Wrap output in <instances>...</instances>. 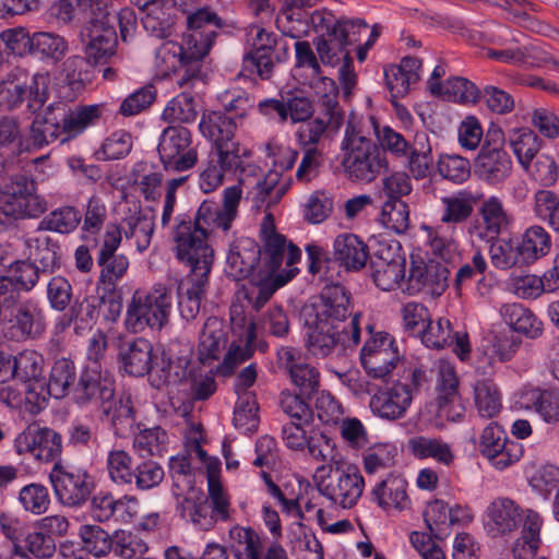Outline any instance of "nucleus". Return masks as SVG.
Instances as JSON below:
<instances>
[{
    "label": "nucleus",
    "instance_id": "nucleus-1",
    "mask_svg": "<svg viewBox=\"0 0 559 559\" xmlns=\"http://www.w3.org/2000/svg\"><path fill=\"white\" fill-rule=\"evenodd\" d=\"M350 297L343 285H325L319 298L305 309L308 324L307 348L318 358L335 349L356 346L360 342V314L350 319Z\"/></svg>",
    "mask_w": 559,
    "mask_h": 559
},
{
    "label": "nucleus",
    "instance_id": "nucleus-2",
    "mask_svg": "<svg viewBox=\"0 0 559 559\" xmlns=\"http://www.w3.org/2000/svg\"><path fill=\"white\" fill-rule=\"evenodd\" d=\"M224 22L216 13L199 9L187 17L182 41L167 40L156 50V59L168 70H180L178 84L183 87L200 78L201 61L209 55Z\"/></svg>",
    "mask_w": 559,
    "mask_h": 559
},
{
    "label": "nucleus",
    "instance_id": "nucleus-3",
    "mask_svg": "<svg viewBox=\"0 0 559 559\" xmlns=\"http://www.w3.org/2000/svg\"><path fill=\"white\" fill-rule=\"evenodd\" d=\"M224 215L221 206L205 200L199 206L194 219L187 215H178L173 230L176 257L179 261L199 259L212 261L214 251L207 243V237L213 228L228 230L230 226L223 223Z\"/></svg>",
    "mask_w": 559,
    "mask_h": 559
},
{
    "label": "nucleus",
    "instance_id": "nucleus-4",
    "mask_svg": "<svg viewBox=\"0 0 559 559\" xmlns=\"http://www.w3.org/2000/svg\"><path fill=\"white\" fill-rule=\"evenodd\" d=\"M309 259L308 270L311 274H321L329 285L338 284L342 273L361 270L368 260V246L356 235L344 233L337 235L329 252L318 245L306 248Z\"/></svg>",
    "mask_w": 559,
    "mask_h": 559
},
{
    "label": "nucleus",
    "instance_id": "nucleus-5",
    "mask_svg": "<svg viewBox=\"0 0 559 559\" xmlns=\"http://www.w3.org/2000/svg\"><path fill=\"white\" fill-rule=\"evenodd\" d=\"M341 152V166L345 177L352 182H372L388 169L385 150L372 139L365 136L352 123L346 126Z\"/></svg>",
    "mask_w": 559,
    "mask_h": 559
},
{
    "label": "nucleus",
    "instance_id": "nucleus-6",
    "mask_svg": "<svg viewBox=\"0 0 559 559\" xmlns=\"http://www.w3.org/2000/svg\"><path fill=\"white\" fill-rule=\"evenodd\" d=\"M171 308L173 295L167 287L156 285L147 293L136 290L128 305L126 328L133 333L147 326L160 330L168 322Z\"/></svg>",
    "mask_w": 559,
    "mask_h": 559
},
{
    "label": "nucleus",
    "instance_id": "nucleus-7",
    "mask_svg": "<svg viewBox=\"0 0 559 559\" xmlns=\"http://www.w3.org/2000/svg\"><path fill=\"white\" fill-rule=\"evenodd\" d=\"M49 480L58 502L67 508H82L95 489L94 478L85 468L64 465L61 461L53 463Z\"/></svg>",
    "mask_w": 559,
    "mask_h": 559
},
{
    "label": "nucleus",
    "instance_id": "nucleus-8",
    "mask_svg": "<svg viewBox=\"0 0 559 559\" xmlns=\"http://www.w3.org/2000/svg\"><path fill=\"white\" fill-rule=\"evenodd\" d=\"M48 98L47 76L20 73L13 79L0 82V107L13 110L27 100L32 112L39 111Z\"/></svg>",
    "mask_w": 559,
    "mask_h": 559
},
{
    "label": "nucleus",
    "instance_id": "nucleus-9",
    "mask_svg": "<svg viewBox=\"0 0 559 559\" xmlns=\"http://www.w3.org/2000/svg\"><path fill=\"white\" fill-rule=\"evenodd\" d=\"M158 155L167 171H186L198 163L197 147L193 145L191 131L183 126H169L163 130Z\"/></svg>",
    "mask_w": 559,
    "mask_h": 559
},
{
    "label": "nucleus",
    "instance_id": "nucleus-10",
    "mask_svg": "<svg viewBox=\"0 0 559 559\" xmlns=\"http://www.w3.org/2000/svg\"><path fill=\"white\" fill-rule=\"evenodd\" d=\"M324 92L319 97L320 112L322 117L308 121L300 126L297 135L302 146L317 145L325 134L328 127L338 129L343 121V112L337 102L338 88L334 80L322 78L320 82Z\"/></svg>",
    "mask_w": 559,
    "mask_h": 559
},
{
    "label": "nucleus",
    "instance_id": "nucleus-11",
    "mask_svg": "<svg viewBox=\"0 0 559 559\" xmlns=\"http://www.w3.org/2000/svg\"><path fill=\"white\" fill-rule=\"evenodd\" d=\"M96 10V17L85 21L81 32L85 57L93 66L107 62L115 55L117 46V34L110 25L109 10L104 7Z\"/></svg>",
    "mask_w": 559,
    "mask_h": 559
},
{
    "label": "nucleus",
    "instance_id": "nucleus-12",
    "mask_svg": "<svg viewBox=\"0 0 559 559\" xmlns=\"http://www.w3.org/2000/svg\"><path fill=\"white\" fill-rule=\"evenodd\" d=\"M1 192L17 217L37 218L48 210L46 199L37 193V182L29 174H12L4 179Z\"/></svg>",
    "mask_w": 559,
    "mask_h": 559
},
{
    "label": "nucleus",
    "instance_id": "nucleus-13",
    "mask_svg": "<svg viewBox=\"0 0 559 559\" xmlns=\"http://www.w3.org/2000/svg\"><path fill=\"white\" fill-rule=\"evenodd\" d=\"M20 299L21 296L9 308L3 309L1 320L5 336L17 342L34 340L45 331L43 310L33 299Z\"/></svg>",
    "mask_w": 559,
    "mask_h": 559
},
{
    "label": "nucleus",
    "instance_id": "nucleus-14",
    "mask_svg": "<svg viewBox=\"0 0 559 559\" xmlns=\"http://www.w3.org/2000/svg\"><path fill=\"white\" fill-rule=\"evenodd\" d=\"M79 536L83 548L95 557L105 556L112 550L117 556L131 559L140 547L136 536L122 531L116 532L111 537L104 528L94 524L82 525Z\"/></svg>",
    "mask_w": 559,
    "mask_h": 559
},
{
    "label": "nucleus",
    "instance_id": "nucleus-15",
    "mask_svg": "<svg viewBox=\"0 0 559 559\" xmlns=\"http://www.w3.org/2000/svg\"><path fill=\"white\" fill-rule=\"evenodd\" d=\"M182 262L190 266V274L178 285V307L181 318L191 321L200 312L213 262L199 259L183 260Z\"/></svg>",
    "mask_w": 559,
    "mask_h": 559
},
{
    "label": "nucleus",
    "instance_id": "nucleus-16",
    "mask_svg": "<svg viewBox=\"0 0 559 559\" xmlns=\"http://www.w3.org/2000/svg\"><path fill=\"white\" fill-rule=\"evenodd\" d=\"M121 240L120 227L108 226L96 257L97 265L100 267L97 286H118V282L126 275L129 269V259L122 253H117Z\"/></svg>",
    "mask_w": 559,
    "mask_h": 559
},
{
    "label": "nucleus",
    "instance_id": "nucleus-17",
    "mask_svg": "<svg viewBox=\"0 0 559 559\" xmlns=\"http://www.w3.org/2000/svg\"><path fill=\"white\" fill-rule=\"evenodd\" d=\"M114 395V378L107 371H103L97 361H93L81 370L76 384L73 385L71 399L81 407L91 404H97L99 407Z\"/></svg>",
    "mask_w": 559,
    "mask_h": 559
},
{
    "label": "nucleus",
    "instance_id": "nucleus-18",
    "mask_svg": "<svg viewBox=\"0 0 559 559\" xmlns=\"http://www.w3.org/2000/svg\"><path fill=\"white\" fill-rule=\"evenodd\" d=\"M511 223L510 215L498 197L484 200L475 216L468 224L467 234L473 242H490L508 229Z\"/></svg>",
    "mask_w": 559,
    "mask_h": 559
},
{
    "label": "nucleus",
    "instance_id": "nucleus-19",
    "mask_svg": "<svg viewBox=\"0 0 559 559\" xmlns=\"http://www.w3.org/2000/svg\"><path fill=\"white\" fill-rule=\"evenodd\" d=\"M237 166L231 170L233 175L238 176L240 188L249 189L248 197L252 195V201L257 207L264 203L277 183V173L264 175L262 169L251 160L252 151L246 146L239 148Z\"/></svg>",
    "mask_w": 559,
    "mask_h": 559
},
{
    "label": "nucleus",
    "instance_id": "nucleus-20",
    "mask_svg": "<svg viewBox=\"0 0 559 559\" xmlns=\"http://www.w3.org/2000/svg\"><path fill=\"white\" fill-rule=\"evenodd\" d=\"M449 274L445 263L438 260L430 259L427 262L413 260L408 278L402 290L409 295L425 292L432 297H439L448 287Z\"/></svg>",
    "mask_w": 559,
    "mask_h": 559
},
{
    "label": "nucleus",
    "instance_id": "nucleus-21",
    "mask_svg": "<svg viewBox=\"0 0 559 559\" xmlns=\"http://www.w3.org/2000/svg\"><path fill=\"white\" fill-rule=\"evenodd\" d=\"M364 487V477L355 466H348L346 471H340L338 467L331 469L328 480L318 485L324 497L343 508L354 507L361 497Z\"/></svg>",
    "mask_w": 559,
    "mask_h": 559
},
{
    "label": "nucleus",
    "instance_id": "nucleus-22",
    "mask_svg": "<svg viewBox=\"0 0 559 559\" xmlns=\"http://www.w3.org/2000/svg\"><path fill=\"white\" fill-rule=\"evenodd\" d=\"M479 451L498 469H504L518 462L522 445L509 440L501 426L490 423L484 428L479 439Z\"/></svg>",
    "mask_w": 559,
    "mask_h": 559
},
{
    "label": "nucleus",
    "instance_id": "nucleus-23",
    "mask_svg": "<svg viewBox=\"0 0 559 559\" xmlns=\"http://www.w3.org/2000/svg\"><path fill=\"white\" fill-rule=\"evenodd\" d=\"M52 106L63 133L61 143L82 134L87 128L96 126L104 111V106L98 104L69 106L63 102H56L52 103Z\"/></svg>",
    "mask_w": 559,
    "mask_h": 559
},
{
    "label": "nucleus",
    "instance_id": "nucleus-24",
    "mask_svg": "<svg viewBox=\"0 0 559 559\" xmlns=\"http://www.w3.org/2000/svg\"><path fill=\"white\" fill-rule=\"evenodd\" d=\"M199 129L206 139L213 142L214 147L212 152H228V154L237 155L239 148L243 146L234 140L237 122L233 116L221 111L203 114Z\"/></svg>",
    "mask_w": 559,
    "mask_h": 559
},
{
    "label": "nucleus",
    "instance_id": "nucleus-25",
    "mask_svg": "<svg viewBox=\"0 0 559 559\" xmlns=\"http://www.w3.org/2000/svg\"><path fill=\"white\" fill-rule=\"evenodd\" d=\"M405 258L391 248L380 249L370 260L371 276L374 284L384 292L404 288Z\"/></svg>",
    "mask_w": 559,
    "mask_h": 559
},
{
    "label": "nucleus",
    "instance_id": "nucleus-26",
    "mask_svg": "<svg viewBox=\"0 0 559 559\" xmlns=\"http://www.w3.org/2000/svg\"><path fill=\"white\" fill-rule=\"evenodd\" d=\"M227 274L235 281L260 275L263 271L262 248L251 238H245L230 250L227 257Z\"/></svg>",
    "mask_w": 559,
    "mask_h": 559
},
{
    "label": "nucleus",
    "instance_id": "nucleus-27",
    "mask_svg": "<svg viewBox=\"0 0 559 559\" xmlns=\"http://www.w3.org/2000/svg\"><path fill=\"white\" fill-rule=\"evenodd\" d=\"M138 7L143 28L148 35L165 39L173 34L175 17L168 0H132Z\"/></svg>",
    "mask_w": 559,
    "mask_h": 559
},
{
    "label": "nucleus",
    "instance_id": "nucleus-28",
    "mask_svg": "<svg viewBox=\"0 0 559 559\" xmlns=\"http://www.w3.org/2000/svg\"><path fill=\"white\" fill-rule=\"evenodd\" d=\"M99 409L100 420L109 423L115 436L126 438L134 432L135 411L130 394H115L102 403Z\"/></svg>",
    "mask_w": 559,
    "mask_h": 559
},
{
    "label": "nucleus",
    "instance_id": "nucleus-29",
    "mask_svg": "<svg viewBox=\"0 0 559 559\" xmlns=\"http://www.w3.org/2000/svg\"><path fill=\"white\" fill-rule=\"evenodd\" d=\"M281 45L273 33L260 28L255 36L254 48L243 59V70L255 72L262 80H269L274 70L273 55Z\"/></svg>",
    "mask_w": 559,
    "mask_h": 559
},
{
    "label": "nucleus",
    "instance_id": "nucleus-30",
    "mask_svg": "<svg viewBox=\"0 0 559 559\" xmlns=\"http://www.w3.org/2000/svg\"><path fill=\"white\" fill-rule=\"evenodd\" d=\"M475 174L489 185L504 181L511 174L512 160L501 147L483 146L475 158Z\"/></svg>",
    "mask_w": 559,
    "mask_h": 559
},
{
    "label": "nucleus",
    "instance_id": "nucleus-31",
    "mask_svg": "<svg viewBox=\"0 0 559 559\" xmlns=\"http://www.w3.org/2000/svg\"><path fill=\"white\" fill-rule=\"evenodd\" d=\"M520 404L537 413L547 424L559 421V390L556 388H525L521 392Z\"/></svg>",
    "mask_w": 559,
    "mask_h": 559
},
{
    "label": "nucleus",
    "instance_id": "nucleus-32",
    "mask_svg": "<svg viewBox=\"0 0 559 559\" xmlns=\"http://www.w3.org/2000/svg\"><path fill=\"white\" fill-rule=\"evenodd\" d=\"M489 521L486 524L492 537L503 536L518 528L522 522V511L509 498H499L488 507Z\"/></svg>",
    "mask_w": 559,
    "mask_h": 559
},
{
    "label": "nucleus",
    "instance_id": "nucleus-33",
    "mask_svg": "<svg viewBox=\"0 0 559 559\" xmlns=\"http://www.w3.org/2000/svg\"><path fill=\"white\" fill-rule=\"evenodd\" d=\"M411 394L401 382L374 394L370 401L371 411L381 418L394 420L401 418L411 405Z\"/></svg>",
    "mask_w": 559,
    "mask_h": 559
},
{
    "label": "nucleus",
    "instance_id": "nucleus-34",
    "mask_svg": "<svg viewBox=\"0 0 559 559\" xmlns=\"http://www.w3.org/2000/svg\"><path fill=\"white\" fill-rule=\"evenodd\" d=\"M177 512L200 530L209 531L216 522L210 499L201 491L190 490L181 500H178Z\"/></svg>",
    "mask_w": 559,
    "mask_h": 559
},
{
    "label": "nucleus",
    "instance_id": "nucleus-35",
    "mask_svg": "<svg viewBox=\"0 0 559 559\" xmlns=\"http://www.w3.org/2000/svg\"><path fill=\"white\" fill-rule=\"evenodd\" d=\"M92 67L93 64L86 57L82 56L69 57L63 62V84L60 93L64 98L73 100L85 90L86 85L92 81Z\"/></svg>",
    "mask_w": 559,
    "mask_h": 559
},
{
    "label": "nucleus",
    "instance_id": "nucleus-36",
    "mask_svg": "<svg viewBox=\"0 0 559 559\" xmlns=\"http://www.w3.org/2000/svg\"><path fill=\"white\" fill-rule=\"evenodd\" d=\"M262 249L263 271L267 274H275L282 266L284 260L292 265L300 258V250L293 243L287 245L284 236L273 233L264 237Z\"/></svg>",
    "mask_w": 559,
    "mask_h": 559
},
{
    "label": "nucleus",
    "instance_id": "nucleus-37",
    "mask_svg": "<svg viewBox=\"0 0 559 559\" xmlns=\"http://www.w3.org/2000/svg\"><path fill=\"white\" fill-rule=\"evenodd\" d=\"M153 346L143 338L138 337L120 346L119 356L127 373L143 377L153 368Z\"/></svg>",
    "mask_w": 559,
    "mask_h": 559
},
{
    "label": "nucleus",
    "instance_id": "nucleus-38",
    "mask_svg": "<svg viewBox=\"0 0 559 559\" xmlns=\"http://www.w3.org/2000/svg\"><path fill=\"white\" fill-rule=\"evenodd\" d=\"M483 199V193L462 189L441 198L442 213L440 221L444 224H462L473 214L475 205Z\"/></svg>",
    "mask_w": 559,
    "mask_h": 559
},
{
    "label": "nucleus",
    "instance_id": "nucleus-39",
    "mask_svg": "<svg viewBox=\"0 0 559 559\" xmlns=\"http://www.w3.org/2000/svg\"><path fill=\"white\" fill-rule=\"evenodd\" d=\"M238 155L228 152H210L209 158L200 173L199 185L204 193H210L222 186L225 174L236 169Z\"/></svg>",
    "mask_w": 559,
    "mask_h": 559
},
{
    "label": "nucleus",
    "instance_id": "nucleus-40",
    "mask_svg": "<svg viewBox=\"0 0 559 559\" xmlns=\"http://www.w3.org/2000/svg\"><path fill=\"white\" fill-rule=\"evenodd\" d=\"M430 93L460 104H476L481 98V91L476 84L461 76L449 78L444 83L431 82Z\"/></svg>",
    "mask_w": 559,
    "mask_h": 559
},
{
    "label": "nucleus",
    "instance_id": "nucleus-41",
    "mask_svg": "<svg viewBox=\"0 0 559 559\" xmlns=\"http://www.w3.org/2000/svg\"><path fill=\"white\" fill-rule=\"evenodd\" d=\"M500 314L513 331L528 338L534 340L543 334V322L522 304H506L500 308Z\"/></svg>",
    "mask_w": 559,
    "mask_h": 559
},
{
    "label": "nucleus",
    "instance_id": "nucleus-42",
    "mask_svg": "<svg viewBox=\"0 0 559 559\" xmlns=\"http://www.w3.org/2000/svg\"><path fill=\"white\" fill-rule=\"evenodd\" d=\"M407 483L399 476H389L372 489V500L384 510L394 508L405 510L409 508L411 500L406 493Z\"/></svg>",
    "mask_w": 559,
    "mask_h": 559
},
{
    "label": "nucleus",
    "instance_id": "nucleus-43",
    "mask_svg": "<svg viewBox=\"0 0 559 559\" xmlns=\"http://www.w3.org/2000/svg\"><path fill=\"white\" fill-rule=\"evenodd\" d=\"M226 334L222 322L216 318H209L200 335L199 359L202 365H210L218 359L221 350L225 347Z\"/></svg>",
    "mask_w": 559,
    "mask_h": 559
},
{
    "label": "nucleus",
    "instance_id": "nucleus-44",
    "mask_svg": "<svg viewBox=\"0 0 559 559\" xmlns=\"http://www.w3.org/2000/svg\"><path fill=\"white\" fill-rule=\"evenodd\" d=\"M68 41L60 35L49 32L33 33L29 55L46 63L56 64L68 52Z\"/></svg>",
    "mask_w": 559,
    "mask_h": 559
},
{
    "label": "nucleus",
    "instance_id": "nucleus-45",
    "mask_svg": "<svg viewBox=\"0 0 559 559\" xmlns=\"http://www.w3.org/2000/svg\"><path fill=\"white\" fill-rule=\"evenodd\" d=\"M229 549L235 559H262L260 535L251 527L235 525L229 530Z\"/></svg>",
    "mask_w": 559,
    "mask_h": 559
},
{
    "label": "nucleus",
    "instance_id": "nucleus-46",
    "mask_svg": "<svg viewBox=\"0 0 559 559\" xmlns=\"http://www.w3.org/2000/svg\"><path fill=\"white\" fill-rule=\"evenodd\" d=\"M91 515L98 522H107L112 518L117 516L124 519L129 502H136L134 497L124 496L120 499H116L110 492L99 491L94 496H91Z\"/></svg>",
    "mask_w": 559,
    "mask_h": 559
},
{
    "label": "nucleus",
    "instance_id": "nucleus-47",
    "mask_svg": "<svg viewBox=\"0 0 559 559\" xmlns=\"http://www.w3.org/2000/svg\"><path fill=\"white\" fill-rule=\"evenodd\" d=\"M522 254V261L531 264L536 260L547 255L551 249V237L548 231L538 225L528 227L518 242Z\"/></svg>",
    "mask_w": 559,
    "mask_h": 559
},
{
    "label": "nucleus",
    "instance_id": "nucleus-48",
    "mask_svg": "<svg viewBox=\"0 0 559 559\" xmlns=\"http://www.w3.org/2000/svg\"><path fill=\"white\" fill-rule=\"evenodd\" d=\"M436 404L440 416H450V406L459 400V379L450 365H441L436 384Z\"/></svg>",
    "mask_w": 559,
    "mask_h": 559
},
{
    "label": "nucleus",
    "instance_id": "nucleus-49",
    "mask_svg": "<svg viewBox=\"0 0 559 559\" xmlns=\"http://www.w3.org/2000/svg\"><path fill=\"white\" fill-rule=\"evenodd\" d=\"M56 549L55 538L36 526L34 530L25 531L16 544L15 552L24 557L31 555L37 559H49Z\"/></svg>",
    "mask_w": 559,
    "mask_h": 559
},
{
    "label": "nucleus",
    "instance_id": "nucleus-50",
    "mask_svg": "<svg viewBox=\"0 0 559 559\" xmlns=\"http://www.w3.org/2000/svg\"><path fill=\"white\" fill-rule=\"evenodd\" d=\"M29 136L32 144L38 148L63 138L52 104L46 108L44 116H36L31 124Z\"/></svg>",
    "mask_w": 559,
    "mask_h": 559
},
{
    "label": "nucleus",
    "instance_id": "nucleus-51",
    "mask_svg": "<svg viewBox=\"0 0 559 559\" xmlns=\"http://www.w3.org/2000/svg\"><path fill=\"white\" fill-rule=\"evenodd\" d=\"M474 402L478 414L492 418L501 411V393L492 379L483 378L474 384Z\"/></svg>",
    "mask_w": 559,
    "mask_h": 559
},
{
    "label": "nucleus",
    "instance_id": "nucleus-52",
    "mask_svg": "<svg viewBox=\"0 0 559 559\" xmlns=\"http://www.w3.org/2000/svg\"><path fill=\"white\" fill-rule=\"evenodd\" d=\"M407 448L416 457H431L444 465H450L454 460L450 445L441 439L415 436L408 440Z\"/></svg>",
    "mask_w": 559,
    "mask_h": 559
},
{
    "label": "nucleus",
    "instance_id": "nucleus-53",
    "mask_svg": "<svg viewBox=\"0 0 559 559\" xmlns=\"http://www.w3.org/2000/svg\"><path fill=\"white\" fill-rule=\"evenodd\" d=\"M542 519L535 511L528 510L522 530V536L516 540L513 547L515 559H528L533 557L539 547V533Z\"/></svg>",
    "mask_w": 559,
    "mask_h": 559
},
{
    "label": "nucleus",
    "instance_id": "nucleus-54",
    "mask_svg": "<svg viewBox=\"0 0 559 559\" xmlns=\"http://www.w3.org/2000/svg\"><path fill=\"white\" fill-rule=\"evenodd\" d=\"M78 373L75 364L69 358L57 359L49 374L50 389L52 397L63 399L67 395L72 396L73 385L76 384Z\"/></svg>",
    "mask_w": 559,
    "mask_h": 559
},
{
    "label": "nucleus",
    "instance_id": "nucleus-55",
    "mask_svg": "<svg viewBox=\"0 0 559 559\" xmlns=\"http://www.w3.org/2000/svg\"><path fill=\"white\" fill-rule=\"evenodd\" d=\"M198 117L197 102L190 92L183 91L173 97L164 108L162 118L169 123H192Z\"/></svg>",
    "mask_w": 559,
    "mask_h": 559
},
{
    "label": "nucleus",
    "instance_id": "nucleus-56",
    "mask_svg": "<svg viewBox=\"0 0 559 559\" xmlns=\"http://www.w3.org/2000/svg\"><path fill=\"white\" fill-rule=\"evenodd\" d=\"M250 287L246 289V298L253 309L259 311L273 296V294L285 284L280 275L260 272L259 276L251 277Z\"/></svg>",
    "mask_w": 559,
    "mask_h": 559
},
{
    "label": "nucleus",
    "instance_id": "nucleus-57",
    "mask_svg": "<svg viewBox=\"0 0 559 559\" xmlns=\"http://www.w3.org/2000/svg\"><path fill=\"white\" fill-rule=\"evenodd\" d=\"M509 143L519 163L530 169L533 158L540 148L538 135L528 128L515 129L509 135Z\"/></svg>",
    "mask_w": 559,
    "mask_h": 559
},
{
    "label": "nucleus",
    "instance_id": "nucleus-58",
    "mask_svg": "<svg viewBox=\"0 0 559 559\" xmlns=\"http://www.w3.org/2000/svg\"><path fill=\"white\" fill-rule=\"evenodd\" d=\"M10 376L21 382L35 380L43 376L44 372V358L35 350H23L13 358V361H8V370Z\"/></svg>",
    "mask_w": 559,
    "mask_h": 559
},
{
    "label": "nucleus",
    "instance_id": "nucleus-59",
    "mask_svg": "<svg viewBox=\"0 0 559 559\" xmlns=\"http://www.w3.org/2000/svg\"><path fill=\"white\" fill-rule=\"evenodd\" d=\"M82 222V213L74 206H62L51 211L39 223L38 229L70 234Z\"/></svg>",
    "mask_w": 559,
    "mask_h": 559
},
{
    "label": "nucleus",
    "instance_id": "nucleus-60",
    "mask_svg": "<svg viewBox=\"0 0 559 559\" xmlns=\"http://www.w3.org/2000/svg\"><path fill=\"white\" fill-rule=\"evenodd\" d=\"M245 337V345L236 344L234 342L228 348L224 360L218 368L223 376H230L238 365L242 364L252 356L254 352L252 344L255 338V323L252 320L247 323Z\"/></svg>",
    "mask_w": 559,
    "mask_h": 559
},
{
    "label": "nucleus",
    "instance_id": "nucleus-61",
    "mask_svg": "<svg viewBox=\"0 0 559 559\" xmlns=\"http://www.w3.org/2000/svg\"><path fill=\"white\" fill-rule=\"evenodd\" d=\"M81 239L97 245V235L103 229L107 218V207L100 198L93 195L85 205Z\"/></svg>",
    "mask_w": 559,
    "mask_h": 559
},
{
    "label": "nucleus",
    "instance_id": "nucleus-62",
    "mask_svg": "<svg viewBox=\"0 0 559 559\" xmlns=\"http://www.w3.org/2000/svg\"><path fill=\"white\" fill-rule=\"evenodd\" d=\"M424 520L436 539L442 540L451 534L450 507L443 500L436 499L429 502L424 512Z\"/></svg>",
    "mask_w": 559,
    "mask_h": 559
},
{
    "label": "nucleus",
    "instance_id": "nucleus-63",
    "mask_svg": "<svg viewBox=\"0 0 559 559\" xmlns=\"http://www.w3.org/2000/svg\"><path fill=\"white\" fill-rule=\"evenodd\" d=\"M27 448L41 461H55L61 455L62 438L52 429L41 428L35 432Z\"/></svg>",
    "mask_w": 559,
    "mask_h": 559
},
{
    "label": "nucleus",
    "instance_id": "nucleus-64",
    "mask_svg": "<svg viewBox=\"0 0 559 559\" xmlns=\"http://www.w3.org/2000/svg\"><path fill=\"white\" fill-rule=\"evenodd\" d=\"M168 436L166 430L156 426L140 430L133 440V448L141 457L162 456L166 451Z\"/></svg>",
    "mask_w": 559,
    "mask_h": 559
}]
</instances>
